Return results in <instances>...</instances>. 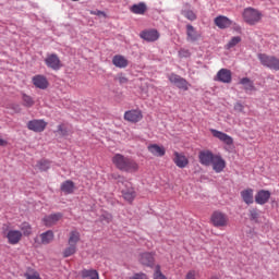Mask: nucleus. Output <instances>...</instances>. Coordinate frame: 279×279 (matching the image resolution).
Wrapping results in <instances>:
<instances>
[{
    "label": "nucleus",
    "mask_w": 279,
    "mask_h": 279,
    "mask_svg": "<svg viewBox=\"0 0 279 279\" xmlns=\"http://www.w3.org/2000/svg\"><path fill=\"white\" fill-rule=\"evenodd\" d=\"M111 162L114 165L116 169L119 171H124L125 173H136V171L140 169L136 160L121 154H116L112 157Z\"/></svg>",
    "instance_id": "obj_1"
},
{
    "label": "nucleus",
    "mask_w": 279,
    "mask_h": 279,
    "mask_svg": "<svg viewBox=\"0 0 279 279\" xmlns=\"http://www.w3.org/2000/svg\"><path fill=\"white\" fill-rule=\"evenodd\" d=\"M113 180H118V183L123 184V187H121V194L125 202L129 204H132L134 199H136V190H134V185H132V182L125 180L124 177H121L119 174H112Z\"/></svg>",
    "instance_id": "obj_2"
},
{
    "label": "nucleus",
    "mask_w": 279,
    "mask_h": 279,
    "mask_svg": "<svg viewBox=\"0 0 279 279\" xmlns=\"http://www.w3.org/2000/svg\"><path fill=\"white\" fill-rule=\"evenodd\" d=\"M242 19L247 25H256L263 21V13L258 9L248 7L243 10Z\"/></svg>",
    "instance_id": "obj_3"
},
{
    "label": "nucleus",
    "mask_w": 279,
    "mask_h": 279,
    "mask_svg": "<svg viewBox=\"0 0 279 279\" xmlns=\"http://www.w3.org/2000/svg\"><path fill=\"white\" fill-rule=\"evenodd\" d=\"M77 243H80V233L71 231L68 240V246L63 250V258H69L77 253Z\"/></svg>",
    "instance_id": "obj_4"
},
{
    "label": "nucleus",
    "mask_w": 279,
    "mask_h": 279,
    "mask_svg": "<svg viewBox=\"0 0 279 279\" xmlns=\"http://www.w3.org/2000/svg\"><path fill=\"white\" fill-rule=\"evenodd\" d=\"M258 60L263 66L271 69L272 71H279V59L275 56H269L266 53H259Z\"/></svg>",
    "instance_id": "obj_5"
},
{
    "label": "nucleus",
    "mask_w": 279,
    "mask_h": 279,
    "mask_svg": "<svg viewBox=\"0 0 279 279\" xmlns=\"http://www.w3.org/2000/svg\"><path fill=\"white\" fill-rule=\"evenodd\" d=\"M210 222L215 228H226L228 227L230 219L228 218V215L217 210L211 214Z\"/></svg>",
    "instance_id": "obj_6"
},
{
    "label": "nucleus",
    "mask_w": 279,
    "mask_h": 279,
    "mask_svg": "<svg viewBox=\"0 0 279 279\" xmlns=\"http://www.w3.org/2000/svg\"><path fill=\"white\" fill-rule=\"evenodd\" d=\"M168 80L171 84H174V86H177V88H180L181 90H189V86H191V84L187 83L186 78L175 73H171L168 76Z\"/></svg>",
    "instance_id": "obj_7"
},
{
    "label": "nucleus",
    "mask_w": 279,
    "mask_h": 279,
    "mask_svg": "<svg viewBox=\"0 0 279 279\" xmlns=\"http://www.w3.org/2000/svg\"><path fill=\"white\" fill-rule=\"evenodd\" d=\"M45 63L48 69H52V71H60L62 69V61L56 53L48 54L45 59Z\"/></svg>",
    "instance_id": "obj_8"
},
{
    "label": "nucleus",
    "mask_w": 279,
    "mask_h": 279,
    "mask_svg": "<svg viewBox=\"0 0 279 279\" xmlns=\"http://www.w3.org/2000/svg\"><path fill=\"white\" fill-rule=\"evenodd\" d=\"M209 132H211L214 138H218V141H220V143H223L225 145H228L229 147L234 145V138H232V136L218 131L216 129H210Z\"/></svg>",
    "instance_id": "obj_9"
},
{
    "label": "nucleus",
    "mask_w": 279,
    "mask_h": 279,
    "mask_svg": "<svg viewBox=\"0 0 279 279\" xmlns=\"http://www.w3.org/2000/svg\"><path fill=\"white\" fill-rule=\"evenodd\" d=\"M140 38L146 43H156L160 38V33L157 29H145L140 33Z\"/></svg>",
    "instance_id": "obj_10"
},
{
    "label": "nucleus",
    "mask_w": 279,
    "mask_h": 279,
    "mask_svg": "<svg viewBox=\"0 0 279 279\" xmlns=\"http://www.w3.org/2000/svg\"><path fill=\"white\" fill-rule=\"evenodd\" d=\"M215 156L217 155L213 154L209 149L201 150L198 154V160L203 165V167H210V165H213Z\"/></svg>",
    "instance_id": "obj_11"
},
{
    "label": "nucleus",
    "mask_w": 279,
    "mask_h": 279,
    "mask_svg": "<svg viewBox=\"0 0 279 279\" xmlns=\"http://www.w3.org/2000/svg\"><path fill=\"white\" fill-rule=\"evenodd\" d=\"M124 121H129V123H138V121H143V111L136 109L125 111Z\"/></svg>",
    "instance_id": "obj_12"
},
{
    "label": "nucleus",
    "mask_w": 279,
    "mask_h": 279,
    "mask_svg": "<svg viewBox=\"0 0 279 279\" xmlns=\"http://www.w3.org/2000/svg\"><path fill=\"white\" fill-rule=\"evenodd\" d=\"M214 80L215 82H221L222 84H230L232 82V71L220 69Z\"/></svg>",
    "instance_id": "obj_13"
},
{
    "label": "nucleus",
    "mask_w": 279,
    "mask_h": 279,
    "mask_svg": "<svg viewBox=\"0 0 279 279\" xmlns=\"http://www.w3.org/2000/svg\"><path fill=\"white\" fill-rule=\"evenodd\" d=\"M27 129L31 130V132H45L47 122L45 120H31L27 123Z\"/></svg>",
    "instance_id": "obj_14"
},
{
    "label": "nucleus",
    "mask_w": 279,
    "mask_h": 279,
    "mask_svg": "<svg viewBox=\"0 0 279 279\" xmlns=\"http://www.w3.org/2000/svg\"><path fill=\"white\" fill-rule=\"evenodd\" d=\"M210 167H213V170L215 173H221L223 169H226V160L221 155H215Z\"/></svg>",
    "instance_id": "obj_15"
},
{
    "label": "nucleus",
    "mask_w": 279,
    "mask_h": 279,
    "mask_svg": "<svg viewBox=\"0 0 279 279\" xmlns=\"http://www.w3.org/2000/svg\"><path fill=\"white\" fill-rule=\"evenodd\" d=\"M33 84L36 88H39L40 90H46V88H49V81L45 75H35L33 77Z\"/></svg>",
    "instance_id": "obj_16"
},
{
    "label": "nucleus",
    "mask_w": 279,
    "mask_h": 279,
    "mask_svg": "<svg viewBox=\"0 0 279 279\" xmlns=\"http://www.w3.org/2000/svg\"><path fill=\"white\" fill-rule=\"evenodd\" d=\"M270 197H271V192L267 190H260L255 195V202L256 204H259V206H265V204L269 202Z\"/></svg>",
    "instance_id": "obj_17"
},
{
    "label": "nucleus",
    "mask_w": 279,
    "mask_h": 279,
    "mask_svg": "<svg viewBox=\"0 0 279 279\" xmlns=\"http://www.w3.org/2000/svg\"><path fill=\"white\" fill-rule=\"evenodd\" d=\"M7 239L10 245H17V243L21 242V239H23V232L19 230H10L7 233Z\"/></svg>",
    "instance_id": "obj_18"
},
{
    "label": "nucleus",
    "mask_w": 279,
    "mask_h": 279,
    "mask_svg": "<svg viewBox=\"0 0 279 279\" xmlns=\"http://www.w3.org/2000/svg\"><path fill=\"white\" fill-rule=\"evenodd\" d=\"M112 64L117 69H128V66L130 65V61L128 60V58L123 57V54H116L112 58Z\"/></svg>",
    "instance_id": "obj_19"
},
{
    "label": "nucleus",
    "mask_w": 279,
    "mask_h": 279,
    "mask_svg": "<svg viewBox=\"0 0 279 279\" xmlns=\"http://www.w3.org/2000/svg\"><path fill=\"white\" fill-rule=\"evenodd\" d=\"M62 219V214L57 213V214H51L49 216H46L43 218L44 226L47 228H51V226H56Z\"/></svg>",
    "instance_id": "obj_20"
},
{
    "label": "nucleus",
    "mask_w": 279,
    "mask_h": 279,
    "mask_svg": "<svg viewBox=\"0 0 279 279\" xmlns=\"http://www.w3.org/2000/svg\"><path fill=\"white\" fill-rule=\"evenodd\" d=\"M173 162L179 167V169H185V167H189V158H186L184 154H180L178 151H174Z\"/></svg>",
    "instance_id": "obj_21"
},
{
    "label": "nucleus",
    "mask_w": 279,
    "mask_h": 279,
    "mask_svg": "<svg viewBox=\"0 0 279 279\" xmlns=\"http://www.w3.org/2000/svg\"><path fill=\"white\" fill-rule=\"evenodd\" d=\"M240 195L244 204H247V206H250L251 204H254V190L252 187H247L241 191Z\"/></svg>",
    "instance_id": "obj_22"
},
{
    "label": "nucleus",
    "mask_w": 279,
    "mask_h": 279,
    "mask_svg": "<svg viewBox=\"0 0 279 279\" xmlns=\"http://www.w3.org/2000/svg\"><path fill=\"white\" fill-rule=\"evenodd\" d=\"M186 36H187L189 43H197V39L202 38V35L197 33L195 27H193V25L191 24L186 25Z\"/></svg>",
    "instance_id": "obj_23"
},
{
    "label": "nucleus",
    "mask_w": 279,
    "mask_h": 279,
    "mask_svg": "<svg viewBox=\"0 0 279 279\" xmlns=\"http://www.w3.org/2000/svg\"><path fill=\"white\" fill-rule=\"evenodd\" d=\"M147 149L153 156H156L157 158H162V156L167 154L165 147L159 146L158 144H150L148 145Z\"/></svg>",
    "instance_id": "obj_24"
},
{
    "label": "nucleus",
    "mask_w": 279,
    "mask_h": 279,
    "mask_svg": "<svg viewBox=\"0 0 279 279\" xmlns=\"http://www.w3.org/2000/svg\"><path fill=\"white\" fill-rule=\"evenodd\" d=\"M214 23L219 27V29H228V27L232 25L231 20L223 15L217 16L214 20Z\"/></svg>",
    "instance_id": "obj_25"
},
{
    "label": "nucleus",
    "mask_w": 279,
    "mask_h": 279,
    "mask_svg": "<svg viewBox=\"0 0 279 279\" xmlns=\"http://www.w3.org/2000/svg\"><path fill=\"white\" fill-rule=\"evenodd\" d=\"M154 262H155V258H154V254L151 253H142L140 255V263L142 265H145L146 267H154Z\"/></svg>",
    "instance_id": "obj_26"
},
{
    "label": "nucleus",
    "mask_w": 279,
    "mask_h": 279,
    "mask_svg": "<svg viewBox=\"0 0 279 279\" xmlns=\"http://www.w3.org/2000/svg\"><path fill=\"white\" fill-rule=\"evenodd\" d=\"M61 191L64 195H71L75 191V183L71 180H66L61 183Z\"/></svg>",
    "instance_id": "obj_27"
},
{
    "label": "nucleus",
    "mask_w": 279,
    "mask_h": 279,
    "mask_svg": "<svg viewBox=\"0 0 279 279\" xmlns=\"http://www.w3.org/2000/svg\"><path fill=\"white\" fill-rule=\"evenodd\" d=\"M130 12H132V14L143 15L147 12V4H145L144 2L133 4L132 7H130Z\"/></svg>",
    "instance_id": "obj_28"
},
{
    "label": "nucleus",
    "mask_w": 279,
    "mask_h": 279,
    "mask_svg": "<svg viewBox=\"0 0 279 279\" xmlns=\"http://www.w3.org/2000/svg\"><path fill=\"white\" fill-rule=\"evenodd\" d=\"M39 236L41 240V245H49V243H52L53 239L56 238L51 230L41 233Z\"/></svg>",
    "instance_id": "obj_29"
},
{
    "label": "nucleus",
    "mask_w": 279,
    "mask_h": 279,
    "mask_svg": "<svg viewBox=\"0 0 279 279\" xmlns=\"http://www.w3.org/2000/svg\"><path fill=\"white\" fill-rule=\"evenodd\" d=\"M240 84L244 86V90H256L254 82L247 77H243L242 80H240Z\"/></svg>",
    "instance_id": "obj_30"
},
{
    "label": "nucleus",
    "mask_w": 279,
    "mask_h": 279,
    "mask_svg": "<svg viewBox=\"0 0 279 279\" xmlns=\"http://www.w3.org/2000/svg\"><path fill=\"white\" fill-rule=\"evenodd\" d=\"M83 278H90V279H99V272L95 269H84L82 270Z\"/></svg>",
    "instance_id": "obj_31"
},
{
    "label": "nucleus",
    "mask_w": 279,
    "mask_h": 279,
    "mask_svg": "<svg viewBox=\"0 0 279 279\" xmlns=\"http://www.w3.org/2000/svg\"><path fill=\"white\" fill-rule=\"evenodd\" d=\"M22 101H23V106H25V108H32V106H34V104H36V101H34V98L27 94L22 95Z\"/></svg>",
    "instance_id": "obj_32"
},
{
    "label": "nucleus",
    "mask_w": 279,
    "mask_h": 279,
    "mask_svg": "<svg viewBox=\"0 0 279 279\" xmlns=\"http://www.w3.org/2000/svg\"><path fill=\"white\" fill-rule=\"evenodd\" d=\"M36 167L39 169V171H48V169L51 167V162H49L47 159H41L37 162Z\"/></svg>",
    "instance_id": "obj_33"
},
{
    "label": "nucleus",
    "mask_w": 279,
    "mask_h": 279,
    "mask_svg": "<svg viewBox=\"0 0 279 279\" xmlns=\"http://www.w3.org/2000/svg\"><path fill=\"white\" fill-rule=\"evenodd\" d=\"M248 217L251 221L258 223V218L260 217V211L257 208H251L248 210Z\"/></svg>",
    "instance_id": "obj_34"
},
{
    "label": "nucleus",
    "mask_w": 279,
    "mask_h": 279,
    "mask_svg": "<svg viewBox=\"0 0 279 279\" xmlns=\"http://www.w3.org/2000/svg\"><path fill=\"white\" fill-rule=\"evenodd\" d=\"M20 230L23 232L24 236H29L32 234V225H29V222H23Z\"/></svg>",
    "instance_id": "obj_35"
},
{
    "label": "nucleus",
    "mask_w": 279,
    "mask_h": 279,
    "mask_svg": "<svg viewBox=\"0 0 279 279\" xmlns=\"http://www.w3.org/2000/svg\"><path fill=\"white\" fill-rule=\"evenodd\" d=\"M182 14L187 21H196L197 20V14L193 12V10H184L182 11Z\"/></svg>",
    "instance_id": "obj_36"
},
{
    "label": "nucleus",
    "mask_w": 279,
    "mask_h": 279,
    "mask_svg": "<svg viewBox=\"0 0 279 279\" xmlns=\"http://www.w3.org/2000/svg\"><path fill=\"white\" fill-rule=\"evenodd\" d=\"M241 36L232 37L229 43L227 44V49H232V47H236L239 43H241Z\"/></svg>",
    "instance_id": "obj_37"
},
{
    "label": "nucleus",
    "mask_w": 279,
    "mask_h": 279,
    "mask_svg": "<svg viewBox=\"0 0 279 279\" xmlns=\"http://www.w3.org/2000/svg\"><path fill=\"white\" fill-rule=\"evenodd\" d=\"M154 279H167V276L160 270V265L155 267Z\"/></svg>",
    "instance_id": "obj_38"
},
{
    "label": "nucleus",
    "mask_w": 279,
    "mask_h": 279,
    "mask_svg": "<svg viewBox=\"0 0 279 279\" xmlns=\"http://www.w3.org/2000/svg\"><path fill=\"white\" fill-rule=\"evenodd\" d=\"M198 276H199V272L192 269L186 272L185 279H199Z\"/></svg>",
    "instance_id": "obj_39"
},
{
    "label": "nucleus",
    "mask_w": 279,
    "mask_h": 279,
    "mask_svg": "<svg viewBox=\"0 0 279 279\" xmlns=\"http://www.w3.org/2000/svg\"><path fill=\"white\" fill-rule=\"evenodd\" d=\"M233 110H235V112H245V106H243L241 102H236Z\"/></svg>",
    "instance_id": "obj_40"
},
{
    "label": "nucleus",
    "mask_w": 279,
    "mask_h": 279,
    "mask_svg": "<svg viewBox=\"0 0 279 279\" xmlns=\"http://www.w3.org/2000/svg\"><path fill=\"white\" fill-rule=\"evenodd\" d=\"M101 221H105L106 223L112 222V216L110 214H104L101 216Z\"/></svg>",
    "instance_id": "obj_41"
},
{
    "label": "nucleus",
    "mask_w": 279,
    "mask_h": 279,
    "mask_svg": "<svg viewBox=\"0 0 279 279\" xmlns=\"http://www.w3.org/2000/svg\"><path fill=\"white\" fill-rule=\"evenodd\" d=\"M117 80H118L119 84H128V78H126V76L123 75V74H119V75L117 76Z\"/></svg>",
    "instance_id": "obj_42"
},
{
    "label": "nucleus",
    "mask_w": 279,
    "mask_h": 279,
    "mask_svg": "<svg viewBox=\"0 0 279 279\" xmlns=\"http://www.w3.org/2000/svg\"><path fill=\"white\" fill-rule=\"evenodd\" d=\"M26 279H40V275L38 272L25 274Z\"/></svg>",
    "instance_id": "obj_43"
},
{
    "label": "nucleus",
    "mask_w": 279,
    "mask_h": 279,
    "mask_svg": "<svg viewBox=\"0 0 279 279\" xmlns=\"http://www.w3.org/2000/svg\"><path fill=\"white\" fill-rule=\"evenodd\" d=\"M130 279H147V275H145V274H135Z\"/></svg>",
    "instance_id": "obj_44"
},
{
    "label": "nucleus",
    "mask_w": 279,
    "mask_h": 279,
    "mask_svg": "<svg viewBox=\"0 0 279 279\" xmlns=\"http://www.w3.org/2000/svg\"><path fill=\"white\" fill-rule=\"evenodd\" d=\"M89 13L94 16H106V13L102 11H90Z\"/></svg>",
    "instance_id": "obj_45"
},
{
    "label": "nucleus",
    "mask_w": 279,
    "mask_h": 279,
    "mask_svg": "<svg viewBox=\"0 0 279 279\" xmlns=\"http://www.w3.org/2000/svg\"><path fill=\"white\" fill-rule=\"evenodd\" d=\"M58 132H60V134H64L66 131H64V126L60 124L58 125Z\"/></svg>",
    "instance_id": "obj_46"
},
{
    "label": "nucleus",
    "mask_w": 279,
    "mask_h": 279,
    "mask_svg": "<svg viewBox=\"0 0 279 279\" xmlns=\"http://www.w3.org/2000/svg\"><path fill=\"white\" fill-rule=\"evenodd\" d=\"M8 145V142L3 138H0V147H5Z\"/></svg>",
    "instance_id": "obj_47"
},
{
    "label": "nucleus",
    "mask_w": 279,
    "mask_h": 279,
    "mask_svg": "<svg viewBox=\"0 0 279 279\" xmlns=\"http://www.w3.org/2000/svg\"><path fill=\"white\" fill-rule=\"evenodd\" d=\"M180 53H185V56H191V53L189 52V50H181Z\"/></svg>",
    "instance_id": "obj_48"
},
{
    "label": "nucleus",
    "mask_w": 279,
    "mask_h": 279,
    "mask_svg": "<svg viewBox=\"0 0 279 279\" xmlns=\"http://www.w3.org/2000/svg\"><path fill=\"white\" fill-rule=\"evenodd\" d=\"M210 279H221V277L217 276V275H214L210 277Z\"/></svg>",
    "instance_id": "obj_49"
}]
</instances>
